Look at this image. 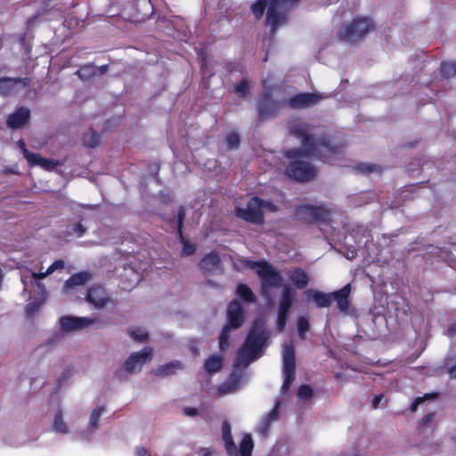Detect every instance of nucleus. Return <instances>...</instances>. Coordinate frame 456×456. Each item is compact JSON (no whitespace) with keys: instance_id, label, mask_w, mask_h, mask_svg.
<instances>
[{"instance_id":"1","label":"nucleus","mask_w":456,"mask_h":456,"mask_svg":"<svg viewBox=\"0 0 456 456\" xmlns=\"http://www.w3.org/2000/svg\"><path fill=\"white\" fill-rule=\"evenodd\" d=\"M289 131L292 135L300 140L302 148L291 149L285 152L288 159H293L287 166L285 174L297 182H309L316 176L317 170L301 158L314 157L322 159L327 153H338L339 149L331 144L326 134H317L314 127L307 123L294 121L289 126Z\"/></svg>"},{"instance_id":"2","label":"nucleus","mask_w":456,"mask_h":456,"mask_svg":"<svg viewBox=\"0 0 456 456\" xmlns=\"http://www.w3.org/2000/svg\"><path fill=\"white\" fill-rule=\"evenodd\" d=\"M270 336L264 320L254 322L244 344L237 352L234 370L230 376L218 387L219 395H228L236 392L241 386L243 372L240 368H247L252 362L263 354V348Z\"/></svg>"},{"instance_id":"3","label":"nucleus","mask_w":456,"mask_h":456,"mask_svg":"<svg viewBox=\"0 0 456 456\" xmlns=\"http://www.w3.org/2000/svg\"><path fill=\"white\" fill-rule=\"evenodd\" d=\"M350 292L351 285L346 284L342 289L330 293L309 289L305 291V295L306 299L314 302L318 308L329 307L335 301L340 312H346L349 307Z\"/></svg>"},{"instance_id":"4","label":"nucleus","mask_w":456,"mask_h":456,"mask_svg":"<svg viewBox=\"0 0 456 456\" xmlns=\"http://www.w3.org/2000/svg\"><path fill=\"white\" fill-rule=\"evenodd\" d=\"M248 265L256 271L261 280V295L268 304H272V289L281 287V274L267 262L248 261Z\"/></svg>"},{"instance_id":"5","label":"nucleus","mask_w":456,"mask_h":456,"mask_svg":"<svg viewBox=\"0 0 456 456\" xmlns=\"http://www.w3.org/2000/svg\"><path fill=\"white\" fill-rule=\"evenodd\" d=\"M152 348L146 346L139 352L132 353L124 364L116 370L114 377L119 381L128 380L130 376L135 375L142 370V366L151 360Z\"/></svg>"},{"instance_id":"6","label":"nucleus","mask_w":456,"mask_h":456,"mask_svg":"<svg viewBox=\"0 0 456 456\" xmlns=\"http://www.w3.org/2000/svg\"><path fill=\"white\" fill-rule=\"evenodd\" d=\"M373 29L374 23L371 19L359 17L342 27L338 32V38L342 42L354 44L364 38Z\"/></svg>"},{"instance_id":"7","label":"nucleus","mask_w":456,"mask_h":456,"mask_svg":"<svg viewBox=\"0 0 456 456\" xmlns=\"http://www.w3.org/2000/svg\"><path fill=\"white\" fill-rule=\"evenodd\" d=\"M300 0H270L266 12V24L271 26V33L286 23L287 13L297 4Z\"/></svg>"},{"instance_id":"8","label":"nucleus","mask_w":456,"mask_h":456,"mask_svg":"<svg viewBox=\"0 0 456 456\" xmlns=\"http://www.w3.org/2000/svg\"><path fill=\"white\" fill-rule=\"evenodd\" d=\"M243 307L237 300L230 302L227 307L228 323L224 327L219 337V347L225 351L229 347V332L232 329L240 328L244 322Z\"/></svg>"},{"instance_id":"9","label":"nucleus","mask_w":456,"mask_h":456,"mask_svg":"<svg viewBox=\"0 0 456 456\" xmlns=\"http://www.w3.org/2000/svg\"><path fill=\"white\" fill-rule=\"evenodd\" d=\"M222 433L223 439L225 443L226 452L230 456H251L254 442L249 434L244 435L238 451L232 440L231 425L227 421L223 423Z\"/></svg>"},{"instance_id":"10","label":"nucleus","mask_w":456,"mask_h":456,"mask_svg":"<svg viewBox=\"0 0 456 456\" xmlns=\"http://www.w3.org/2000/svg\"><path fill=\"white\" fill-rule=\"evenodd\" d=\"M282 369L284 381L281 388V393L285 394L295 379V347L290 341L284 343L282 346Z\"/></svg>"},{"instance_id":"11","label":"nucleus","mask_w":456,"mask_h":456,"mask_svg":"<svg viewBox=\"0 0 456 456\" xmlns=\"http://www.w3.org/2000/svg\"><path fill=\"white\" fill-rule=\"evenodd\" d=\"M265 207L272 208L273 204L254 197L248 202L246 208L236 209V216L249 223L259 224L264 222L262 208Z\"/></svg>"},{"instance_id":"12","label":"nucleus","mask_w":456,"mask_h":456,"mask_svg":"<svg viewBox=\"0 0 456 456\" xmlns=\"http://www.w3.org/2000/svg\"><path fill=\"white\" fill-rule=\"evenodd\" d=\"M284 106V102L273 99L269 93L264 94L256 103L258 121L276 117Z\"/></svg>"},{"instance_id":"13","label":"nucleus","mask_w":456,"mask_h":456,"mask_svg":"<svg viewBox=\"0 0 456 456\" xmlns=\"http://www.w3.org/2000/svg\"><path fill=\"white\" fill-rule=\"evenodd\" d=\"M296 217L302 223L326 222L330 212L323 207L302 205L296 209Z\"/></svg>"},{"instance_id":"14","label":"nucleus","mask_w":456,"mask_h":456,"mask_svg":"<svg viewBox=\"0 0 456 456\" xmlns=\"http://www.w3.org/2000/svg\"><path fill=\"white\" fill-rule=\"evenodd\" d=\"M324 98V95L317 93H302L290 97L287 104L292 109H306L318 104Z\"/></svg>"},{"instance_id":"15","label":"nucleus","mask_w":456,"mask_h":456,"mask_svg":"<svg viewBox=\"0 0 456 456\" xmlns=\"http://www.w3.org/2000/svg\"><path fill=\"white\" fill-rule=\"evenodd\" d=\"M96 318L89 317H75V316H62L60 319L61 330L65 332H71L83 330L97 322Z\"/></svg>"},{"instance_id":"16","label":"nucleus","mask_w":456,"mask_h":456,"mask_svg":"<svg viewBox=\"0 0 456 456\" xmlns=\"http://www.w3.org/2000/svg\"><path fill=\"white\" fill-rule=\"evenodd\" d=\"M30 80L27 77H1L0 78V95L7 96L18 89L25 88L29 85Z\"/></svg>"},{"instance_id":"17","label":"nucleus","mask_w":456,"mask_h":456,"mask_svg":"<svg viewBox=\"0 0 456 456\" xmlns=\"http://www.w3.org/2000/svg\"><path fill=\"white\" fill-rule=\"evenodd\" d=\"M30 115V110L21 106L8 116L6 125L11 129H20L28 123Z\"/></svg>"},{"instance_id":"18","label":"nucleus","mask_w":456,"mask_h":456,"mask_svg":"<svg viewBox=\"0 0 456 456\" xmlns=\"http://www.w3.org/2000/svg\"><path fill=\"white\" fill-rule=\"evenodd\" d=\"M86 301L92 304L95 308L101 309L107 305L110 298L102 287L94 286L88 289Z\"/></svg>"},{"instance_id":"19","label":"nucleus","mask_w":456,"mask_h":456,"mask_svg":"<svg viewBox=\"0 0 456 456\" xmlns=\"http://www.w3.org/2000/svg\"><path fill=\"white\" fill-rule=\"evenodd\" d=\"M199 268L205 273L216 274L222 272V263L216 253H209L199 263Z\"/></svg>"},{"instance_id":"20","label":"nucleus","mask_w":456,"mask_h":456,"mask_svg":"<svg viewBox=\"0 0 456 456\" xmlns=\"http://www.w3.org/2000/svg\"><path fill=\"white\" fill-rule=\"evenodd\" d=\"M281 399H276L274 406L270 412L264 416L258 426V432L264 436H267L272 422L279 419Z\"/></svg>"},{"instance_id":"21","label":"nucleus","mask_w":456,"mask_h":456,"mask_svg":"<svg viewBox=\"0 0 456 456\" xmlns=\"http://www.w3.org/2000/svg\"><path fill=\"white\" fill-rule=\"evenodd\" d=\"M24 158L29 166H40L47 171L53 170L59 165L58 161L43 158L41 155L29 151H24Z\"/></svg>"},{"instance_id":"22","label":"nucleus","mask_w":456,"mask_h":456,"mask_svg":"<svg viewBox=\"0 0 456 456\" xmlns=\"http://www.w3.org/2000/svg\"><path fill=\"white\" fill-rule=\"evenodd\" d=\"M295 291L289 285L282 286L281 298L278 305V314L289 315L294 303Z\"/></svg>"},{"instance_id":"23","label":"nucleus","mask_w":456,"mask_h":456,"mask_svg":"<svg viewBox=\"0 0 456 456\" xmlns=\"http://www.w3.org/2000/svg\"><path fill=\"white\" fill-rule=\"evenodd\" d=\"M93 278L89 272H80L73 274L69 280L66 281L63 290L68 292L70 289L76 286H83Z\"/></svg>"},{"instance_id":"24","label":"nucleus","mask_w":456,"mask_h":456,"mask_svg":"<svg viewBox=\"0 0 456 456\" xmlns=\"http://www.w3.org/2000/svg\"><path fill=\"white\" fill-rule=\"evenodd\" d=\"M183 365L179 361H173L167 364L159 366L152 370V373L160 378H166L176 373L177 370H182Z\"/></svg>"},{"instance_id":"25","label":"nucleus","mask_w":456,"mask_h":456,"mask_svg":"<svg viewBox=\"0 0 456 456\" xmlns=\"http://www.w3.org/2000/svg\"><path fill=\"white\" fill-rule=\"evenodd\" d=\"M290 281L294 283L297 289H303L306 288L309 283V277L305 271L301 268H295L289 273Z\"/></svg>"},{"instance_id":"26","label":"nucleus","mask_w":456,"mask_h":456,"mask_svg":"<svg viewBox=\"0 0 456 456\" xmlns=\"http://www.w3.org/2000/svg\"><path fill=\"white\" fill-rule=\"evenodd\" d=\"M436 412H429L423 416L419 421L417 430L419 434L425 435L427 433H433L436 428L435 422Z\"/></svg>"},{"instance_id":"27","label":"nucleus","mask_w":456,"mask_h":456,"mask_svg":"<svg viewBox=\"0 0 456 456\" xmlns=\"http://www.w3.org/2000/svg\"><path fill=\"white\" fill-rule=\"evenodd\" d=\"M224 358L221 355L213 354L205 362L204 367L208 373L213 374L219 371L223 366Z\"/></svg>"},{"instance_id":"28","label":"nucleus","mask_w":456,"mask_h":456,"mask_svg":"<svg viewBox=\"0 0 456 456\" xmlns=\"http://www.w3.org/2000/svg\"><path fill=\"white\" fill-rule=\"evenodd\" d=\"M97 66L88 63L82 66L76 71V75L82 80H89L94 77H97Z\"/></svg>"},{"instance_id":"29","label":"nucleus","mask_w":456,"mask_h":456,"mask_svg":"<svg viewBox=\"0 0 456 456\" xmlns=\"http://www.w3.org/2000/svg\"><path fill=\"white\" fill-rule=\"evenodd\" d=\"M236 294L239 297L248 303H254L256 300L251 289L242 283L237 286Z\"/></svg>"},{"instance_id":"30","label":"nucleus","mask_w":456,"mask_h":456,"mask_svg":"<svg viewBox=\"0 0 456 456\" xmlns=\"http://www.w3.org/2000/svg\"><path fill=\"white\" fill-rule=\"evenodd\" d=\"M83 143L89 148H94L100 143V135L94 130L90 129L83 135Z\"/></svg>"},{"instance_id":"31","label":"nucleus","mask_w":456,"mask_h":456,"mask_svg":"<svg viewBox=\"0 0 456 456\" xmlns=\"http://www.w3.org/2000/svg\"><path fill=\"white\" fill-rule=\"evenodd\" d=\"M129 336L137 342H145L148 340L149 333L141 327H133L128 330Z\"/></svg>"},{"instance_id":"32","label":"nucleus","mask_w":456,"mask_h":456,"mask_svg":"<svg viewBox=\"0 0 456 456\" xmlns=\"http://www.w3.org/2000/svg\"><path fill=\"white\" fill-rule=\"evenodd\" d=\"M354 169L362 175H368L371 173H380L381 167L376 164L370 163H360L354 167Z\"/></svg>"},{"instance_id":"33","label":"nucleus","mask_w":456,"mask_h":456,"mask_svg":"<svg viewBox=\"0 0 456 456\" xmlns=\"http://www.w3.org/2000/svg\"><path fill=\"white\" fill-rule=\"evenodd\" d=\"M267 4L269 5L267 0H257L252 4L251 11L257 20L263 16Z\"/></svg>"},{"instance_id":"34","label":"nucleus","mask_w":456,"mask_h":456,"mask_svg":"<svg viewBox=\"0 0 456 456\" xmlns=\"http://www.w3.org/2000/svg\"><path fill=\"white\" fill-rule=\"evenodd\" d=\"M53 429L56 432L66 434L68 433V427L62 419V414L61 411L55 414L54 422H53Z\"/></svg>"},{"instance_id":"35","label":"nucleus","mask_w":456,"mask_h":456,"mask_svg":"<svg viewBox=\"0 0 456 456\" xmlns=\"http://www.w3.org/2000/svg\"><path fill=\"white\" fill-rule=\"evenodd\" d=\"M443 77L449 78L456 75V62H444L441 64Z\"/></svg>"},{"instance_id":"36","label":"nucleus","mask_w":456,"mask_h":456,"mask_svg":"<svg viewBox=\"0 0 456 456\" xmlns=\"http://www.w3.org/2000/svg\"><path fill=\"white\" fill-rule=\"evenodd\" d=\"M103 411H104L103 406H99L92 411L91 416H90V420H89V428H91L93 429H95L98 428V426H99L98 421L100 419V417L103 413Z\"/></svg>"},{"instance_id":"37","label":"nucleus","mask_w":456,"mask_h":456,"mask_svg":"<svg viewBox=\"0 0 456 456\" xmlns=\"http://www.w3.org/2000/svg\"><path fill=\"white\" fill-rule=\"evenodd\" d=\"M225 142L229 150H235L240 142V135L235 132L229 133L225 137Z\"/></svg>"},{"instance_id":"38","label":"nucleus","mask_w":456,"mask_h":456,"mask_svg":"<svg viewBox=\"0 0 456 456\" xmlns=\"http://www.w3.org/2000/svg\"><path fill=\"white\" fill-rule=\"evenodd\" d=\"M297 332L301 339L305 338V333L309 330V322L307 318L301 316L297 319Z\"/></svg>"},{"instance_id":"39","label":"nucleus","mask_w":456,"mask_h":456,"mask_svg":"<svg viewBox=\"0 0 456 456\" xmlns=\"http://www.w3.org/2000/svg\"><path fill=\"white\" fill-rule=\"evenodd\" d=\"M249 82L247 78H243L240 84L235 86V92L240 97H246L249 94Z\"/></svg>"},{"instance_id":"40","label":"nucleus","mask_w":456,"mask_h":456,"mask_svg":"<svg viewBox=\"0 0 456 456\" xmlns=\"http://www.w3.org/2000/svg\"><path fill=\"white\" fill-rule=\"evenodd\" d=\"M314 395V391L312 387L308 385H302L299 387L297 390V396L303 400H308L312 398Z\"/></svg>"},{"instance_id":"41","label":"nucleus","mask_w":456,"mask_h":456,"mask_svg":"<svg viewBox=\"0 0 456 456\" xmlns=\"http://www.w3.org/2000/svg\"><path fill=\"white\" fill-rule=\"evenodd\" d=\"M180 237L183 244L182 256H189L194 254V252L196 251V246L187 240H184L182 234L180 235Z\"/></svg>"},{"instance_id":"42","label":"nucleus","mask_w":456,"mask_h":456,"mask_svg":"<svg viewBox=\"0 0 456 456\" xmlns=\"http://www.w3.org/2000/svg\"><path fill=\"white\" fill-rule=\"evenodd\" d=\"M436 396H437V394H426L422 397H417L411 406V411H416L418 409V406L419 404H421L425 400L429 399V398H436Z\"/></svg>"},{"instance_id":"43","label":"nucleus","mask_w":456,"mask_h":456,"mask_svg":"<svg viewBox=\"0 0 456 456\" xmlns=\"http://www.w3.org/2000/svg\"><path fill=\"white\" fill-rule=\"evenodd\" d=\"M184 219H185V209L183 206H181L179 208L178 213H177V228H178L179 235L182 234V228H183Z\"/></svg>"},{"instance_id":"44","label":"nucleus","mask_w":456,"mask_h":456,"mask_svg":"<svg viewBox=\"0 0 456 456\" xmlns=\"http://www.w3.org/2000/svg\"><path fill=\"white\" fill-rule=\"evenodd\" d=\"M287 319H288V315L286 314H277V322H276V325H277V330L279 332H282L285 326H286V323H287Z\"/></svg>"},{"instance_id":"45","label":"nucleus","mask_w":456,"mask_h":456,"mask_svg":"<svg viewBox=\"0 0 456 456\" xmlns=\"http://www.w3.org/2000/svg\"><path fill=\"white\" fill-rule=\"evenodd\" d=\"M65 268V262L63 260H57L53 262L49 267H48V273H53V272L57 270H62Z\"/></svg>"},{"instance_id":"46","label":"nucleus","mask_w":456,"mask_h":456,"mask_svg":"<svg viewBox=\"0 0 456 456\" xmlns=\"http://www.w3.org/2000/svg\"><path fill=\"white\" fill-rule=\"evenodd\" d=\"M21 281H22V284L24 286L23 291L26 292V291H28V287H30V286H32L34 284L36 280H35V278L33 276V273H32L30 276H22L21 277Z\"/></svg>"},{"instance_id":"47","label":"nucleus","mask_w":456,"mask_h":456,"mask_svg":"<svg viewBox=\"0 0 456 456\" xmlns=\"http://www.w3.org/2000/svg\"><path fill=\"white\" fill-rule=\"evenodd\" d=\"M183 412L184 415L189 416V417H194V416L198 415V410L193 407H184L183 409Z\"/></svg>"},{"instance_id":"48","label":"nucleus","mask_w":456,"mask_h":456,"mask_svg":"<svg viewBox=\"0 0 456 456\" xmlns=\"http://www.w3.org/2000/svg\"><path fill=\"white\" fill-rule=\"evenodd\" d=\"M86 231V229L80 223L75 224L73 226V232H77L78 236H82Z\"/></svg>"},{"instance_id":"49","label":"nucleus","mask_w":456,"mask_h":456,"mask_svg":"<svg viewBox=\"0 0 456 456\" xmlns=\"http://www.w3.org/2000/svg\"><path fill=\"white\" fill-rule=\"evenodd\" d=\"M136 456H151L148 450L143 447H137L135 450Z\"/></svg>"},{"instance_id":"50","label":"nucleus","mask_w":456,"mask_h":456,"mask_svg":"<svg viewBox=\"0 0 456 456\" xmlns=\"http://www.w3.org/2000/svg\"><path fill=\"white\" fill-rule=\"evenodd\" d=\"M33 273V276H34L36 281L37 280L45 279L46 276L51 274V273H48V269L45 273Z\"/></svg>"},{"instance_id":"51","label":"nucleus","mask_w":456,"mask_h":456,"mask_svg":"<svg viewBox=\"0 0 456 456\" xmlns=\"http://www.w3.org/2000/svg\"><path fill=\"white\" fill-rule=\"evenodd\" d=\"M382 399H383V395H376V396L373 398L372 403H372V407H373L374 409H377V408L379 407V405L380 402L382 401Z\"/></svg>"},{"instance_id":"52","label":"nucleus","mask_w":456,"mask_h":456,"mask_svg":"<svg viewBox=\"0 0 456 456\" xmlns=\"http://www.w3.org/2000/svg\"><path fill=\"white\" fill-rule=\"evenodd\" d=\"M26 310L28 314H32L35 311H37V305L36 304H28L26 307Z\"/></svg>"},{"instance_id":"53","label":"nucleus","mask_w":456,"mask_h":456,"mask_svg":"<svg viewBox=\"0 0 456 456\" xmlns=\"http://www.w3.org/2000/svg\"><path fill=\"white\" fill-rule=\"evenodd\" d=\"M108 68H109L108 65H102L101 67H97V69H98L97 76H102L104 73H106L108 70Z\"/></svg>"},{"instance_id":"54","label":"nucleus","mask_w":456,"mask_h":456,"mask_svg":"<svg viewBox=\"0 0 456 456\" xmlns=\"http://www.w3.org/2000/svg\"><path fill=\"white\" fill-rule=\"evenodd\" d=\"M447 333L449 336H455L456 335V323H453L448 328Z\"/></svg>"},{"instance_id":"55","label":"nucleus","mask_w":456,"mask_h":456,"mask_svg":"<svg viewBox=\"0 0 456 456\" xmlns=\"http://www.w3.org/2000/svg\"><path fill=\"white\" fill-rule=\"evenodd\" d=\"M448 373L451 379H456V363L449 369Z\"/></svg>"},{"instance_id":"56","label":"nucleus","mask_w":456,"mask_h":456,"mask_svg":"<svg viewBox=\"0 0 456 456\" xmlns=\"http://www.w3.org/2000/svg\"><path fill=\"white\" fill-rule=\"evenodd\" d=\"M18 145H19L20 149L21 150V151H22V154H23V155H24V151H28V150L26 148V144H25V142H24V141H23V140H20V141L18 142Z\"/></svg>"},{"instance_id":"57","label":"nucleus","mask_w":456,"mask_h":456,"mask_svg":"<svg viewBox=\"0 0 456 456\" xmlns=\"http://www.w3.org/2000/svg\"><path fill=\"white\" fill-rule=\"evenodd\" d=\"M37 283V286L38 287V289H42V290H45V286L44 284H42L40 281H38V280L37 281H35Z\"/></svg>"},{"instance_id":"58","label":"nucleus","mask_w":456,"mask_h":456,"mask_svg":"<svg viewBox=\"0 0 456 456\" xmlns=\"http://www.w3.org/2000/svg\"><path fill=\"white\" fill-rule=\"evenodd\" d=\"M191 351H192L195 354H199V350H198V348H197V347H195V346H191Z\"/></svg>"},{"instance_id":"59","label":"nucleus","mask_w":456,"mask_h":456,"mask_svg":"<svg viewBox=\"0 0 456 456\" xmlns=\"http://www.w3.org/2000/svg\"><path fill=\"white\" fill-rule=\"evenodd\" d=\"M267 61V55L265 57L264 61Z\"/></svg>"}]
</instances>
